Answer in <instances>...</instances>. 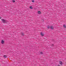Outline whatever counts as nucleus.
Here are the masks:
<instances>
[{"label": "nucleus", "mask_w": 66, "mask_h": 66, "mask_svg": "<svg viewBox=\"0 0 66 66\" xmlns=\"http://www.w3.org/2000/svg\"><path fill=\"white\" fill-rule=\"evenodd\" d=\"M49 28H50L49 26H48L47 27V28H48V29H49Z\"/></svg>", "instance_id": "ddd939ff"}, {"label": "nucleus", "mask_w": 66, "mask_h": 66, "mask_svg": "<svg viewBox=\"0 0 66 66\" xmlns=\"http://www.w3.org/2000/svg\"><path fill=\"white\" fill-rule=\"evenodd\" d=\"M30 9H33L32 8V6H30Z\"/></svg>", "instance_id": "9d476101"}, {"label": "nucleus", "mask_w": 66, "mask_h": 66, "mask_svg": "<svg viewBox=\"0 0 66 66\" xmlns=\"http://www.w3.org/2000/svg\"><path fill=\"white\" fill-rule=\"evenodd\" d=\"M2 20V21H3V22H4V23L6 22V20H5L4 19H3Z\"/></svg>", "instance_id": "f257e3e1"}, {"label": "nucleus", "mask_w": 66, "mask_h": 66, "mask_svg": "<svg viewBox=\"0 0 66 66\" xmlns=\"http://www.w3.org/2000/svg\"><path fill=\"white\" fill-rule=\"evenodd\" d=\"M59 63H60V64L61 65H62V64H63V63H62V61H60Z\"/></svg>", "instance_id": "7ed1b4c3"}, {"label": "nucleus", "mask_w": 66, "mask_h": 66, "mask_svg": "<svg viewBox=\"0 0 66 66\" xmlns=\"http://www.w3.org/2000/svg\"><path fill=\"white\" fill-rule=\"evenodd\" d=\"M43 53L42 52H41L40 54H43Z\"/></svg>", "instance_id": "4468645a"}, {"label": "nucleus", "mask_w": 66, "mask_h": 66, "mask_svg": "<svg viewBox=\"0 0 66 66\" xmlns=\"http://www.w3.org/2000/svg\"><path fill=\"white\" fill-rule=\"evenodd\" d=\"M32 2H34V0H32Z\"/></svg>", "instance_id": "9b49d317"}, {"label": "nucleus", "mask_w": 66, "mask_h": 66, "mask_svg": "<svg viewBox=\"0 0 66 66\" xmlns=\"http://www.w3.org/2000/svg\"><path fill=\"white\" fill-rule=\"evenodd\" d=\"M24 33L23 32H21V35H24Z\"/></svg>", "instance_id": "6e6552de"}, {"label": "nucleus", "mask_w": 66, "mask_h": 66, "mask_svg": "<svg viewBox=\"0 0 66 66\" xmlns=\"http://www.w3.org/2000/svg\"><path fill=\"white\" fill-rule=\"evenodd\" d=\"M12 1H13V3L15 2V1H14V0H13Z\"/></svg>", "instance_id": "f8f14e48"}, {"label": "nucleus", "mask_w": 66, "mask_h": 66, "mask_svg": "<svg viewBox=\"0 0 66 66\" xmlns=\"http://www.w3.org/2000/svg\"><path fill=\"white\" fill-rule=\"evenodd\" d=\"M1 19V17H0V19Z\"/></svg>", "instance_id": "2eb2a0df"}, {"label": "nucleus", "mask_w": 66, "mask_h": 66, "mask_svg": "<svg viewBox=\"0 0 66 66\" xmlns=\"http://www.w3.org/2000/svg\"><path fill=\"white\" fill-rule=\"evenodd\" d=\"M41 34L42 36H44V34H43L42 32L41 33Z\"/></svg>", "instance_id": "423d86ee"}, {"label": "nucleus", "mask_w": 66, "mask_h": 66, "mask_svg": "<svg viewBox=\"0 0 66 66\" xmlns=\"http://www.w3.org/2000/svg\"><path fill=\"white\" fill-rule=\"evenodd\" d=\"M4 58H6V57H7V56L6 55H4Z\"/></svg>", "instance_id": "0eeeda50"}, {"label": "nucleus", "mask_w": 66, "mask_h": 66, "mask_svg": "<svg viewBox=\"0 0 66 66\" xmlns=\"http://www.w3.org/2000/svg\"><path fill=\"white\" fill-rule=\"evenodd\" d=\"M51 29H54V27H53V26H51Z\"/></svg>", "instance_id": "39448f33"}, {"label": "nucleus", "mask_w": 66, "mask_h": 66, "mask_svg": "<svg viewBox=\"0 0 66 66\" xmlns=\"http://www.w3.org/2000/svg\"><path fill=\"white\" fill-rule=\"evenodd\" d=\"M1 43L2 44H4V40H2Z\"/></svg>", "instance_id": "f03ea898"}, {"label": "nucleus", "mask_w": 66, "mask_h": 66, "mask_svg": "<svg viewBox=\"0 0 66 66\" xmlns=\"http://www.w3.org/2000/svg\"><path fill=\"white\" fill-rule=\"evenodd\" d=\"M63 27H64V28H66V26H65V25H63Z\"/></svg>", "instance_id": "1a4fd4ad"}, {"label": "nucleus", "mask_w": 66, "mask_h": 66, "mask_svg": "<svg viewBox=\"0 0 66 66\" xmlns=\"http://www.w3.org/2000/svg\"><path fill=\"white\" fill-rule=\"evenodd\" d=\"M59 66V65H58V66Z\"/></svg>", "instance_id": "dca6fc26"}, {"label": "nucleus", "mask_w": 66, "mask_h": 66, "mask_svg": "<svg viewBox=\"0 0 66 66\" xmlns=\"http://www.w3.org/2000/svg\"><path fill=\"white\" fill-rule=\"evenodd\" d=\"M38 13L39 14H40L42 13V12H41L39 11H38Z\"/></svg>", "instance_id": "20e7f679"}]
</instances>
